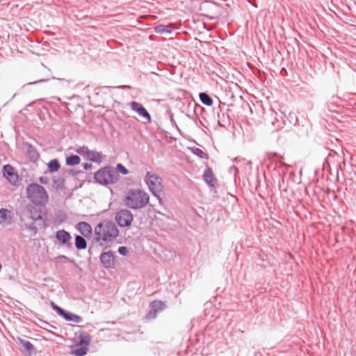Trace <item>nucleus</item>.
<instances>
[{
  "instance_id": "obj_1",
  "label": "nucleus",
  "mask_w": 356,
  "mask_h": 356,
  "mask_svg": "<svg viewBox=\"0 0 356 356\" xmlns=\"http://www.w3.org/2000/svg\"><path fill=\"white\" fill-rule=\"evenodd\" d=\"M95 241L100 245L108 247L119 235V231L113 222L103 220L97 225L94 229Z\"/></svg>"
},
{
  "instance_id": "obj_2",
  "label": "nucleus",
  "mask_w": 356,
  "mask_h": 356,
  "mask_svg": "<svg viewBox=\"0 0 356 356\" xmlns=\"http://www.w3.org/2000/svg\"><path fill=\"white\" fill-rule=\"evenodd\" d=\"M122 200L127 207L137 210L144 208L147 204L149 196L143 190L131 189L126 193Z\"/></svg>"
},
{
  "instance_id": "obj_3",
  "label": "nucleus",
  "mask_w": 356,
  "mask_h": 356,
  "mask_svg": "<svg viewBox=\"0 0 356 356\" xmlns=\"http://www.w3.org/2000/svg\"><path fill=\"white\" fill-rule=\"evenodd\" d=\"M28 199L35 205L44 206L48 202V194L44 188L38 184H30L26 187Z\"/></svg>"
},
{
  "instance_id": "obj_4",
  "label": "nucleus",
  "mask_w": 356,
  "mask_h": 356,
  "mask_svg": "<svg viewBox=\"0 0 356 356\" xmlns=\"http://www.w3.org/2000/svg\"><path fill=\"white\" fill-rule=\"evenodd\" d=\"M94 179L97 183L107 186L116 183L119 179V175L113 167L106 166L95 173Z\"/></svg>"
},
{
  "instance_id": "obj_5",
  "label": "nucleus",
  "mask_w": 356,
  "mask_h": 356,
  "mask_svg": "<svg viewBox=\"0 0 356 356\" xmlns=\"http://www.w3.org/2000/svg\"><path fill=\"white\" fill-rule=\"evenodd\" d=\"M145 182L152 195L161 202L162 200L161 195H163L162 178L156 173L147 172L145 177Z\"/></svg>"
},
{
  "instance_id": "obj_6",
  "label": "nucleus",
  "mask_w": 356,
  "mask_h": 356,
  "mask_svg": "<svg viewBox=\"0 0 356 356\" xmlns=\"http://www.w3.org/2000/svg\"><path fill=\"white\" fill-rule=\"evenodd\" d=\"M90 341V337L89 334H86L81 336L80 341L75 344L72 349V354L76 356H83L88 350Z\"/></svg>"
},
{
  "instance_id": "obj_7",
  "label": "nucleus",
  "mask_w": 356,
  "mask_h": 356,
  "mask_svg": "<svg viewBox=\"0 0 356 356\" xmlns=\"http://www.w3.org/2000/svg\"><path fill=\"white\" fill-rule=\"evenodd\" d=\"M115 220L121 227H129L134 220L132 213L127 209H120L115 216Z\"/></svg>"
},
{
  "instance_id": "obj_8",
  "label": "nucleus",
  "mask_w": 356,
  "mask_h": 356,
  "mask_svg": "<svg viewBox=\"0 0 356 356\" xmlns=\"http://www.w3.org/2000/svg\"><path fill=\"white\" fill-rule=\"evenodd\" d=\"M27 217L34 222L41 220L45 222L47 218L43 217L42 211L40 209L36 208L33 205H27L26 207Z\"/></svg>"
},
{
  "instance_id": "obj_9",
  "label": "nucleus",
  "mask_w": 356,
  "mask_h": 356,
  "mask_svg": "<svg viewBox=\"0 0 356 356\" xmlns=\"http://www.w3.org/2000/svg\"><path fill=\"white\" fill-rule=\"evenodd\" d=\"M149 311L146 317L147 319H154L156 317L157 313L161 312L165 308V304L161 300H154L149 305Z\"/></svg>"
},
{
  "instance_id": "obj_10",
  "label": "nucleus",
  "mask_w": 356,
  "mask_h": 356,
  "mask_svg": "<svg viewBox=\"0 0 356 356\" xmlns=\"http://www.w3.org/2000/svg\"><path fill=\"white\" fill-rule=\"evenodd\" d=\"M3 174L10 184L13 186L17 185L19 181V176L18 174L15 172L14 168L10 165L7 164L3 165Z\"/></svg>"
},
{
  "instance_id": "obj_11",
  "label": "nucleus",
  "mask_w": 356,
  "mask_h": 356,
  "mask_svg": "<svg viewBox=\"0 0 356 356\" xmlns=\"http://www.w3.org/2000/svg\"><path fill=\"white\" fill-rule=\"evenodd\" d=\"M14 221V213L11 210L1 208L0 209V225L8 227L13 224Z\"/></svg>"
},
{
  "instance_id": "obj_12",
  "label": "nucleus",
  "mask_w": 356,
  "mask_h": 356,
  "mask_svg": "<svg viewBox=\"0 0 356 356\" xmlns=\"http://www.w3.org/2000/svg\"><path fill=\"white\" fill-rule=\"evenodd\" d=\"M130 106L134 112L137 113L140 116L146 119L148 122L151 121V116L149 113L140 103L137 102H132L130 103Z\"/></svg>"
},
{
  "instance_id": "obj_13",
  "label": "nucleus",
  "mask_w": 356,
  "mask_h": 356,
  "mask_svg": "<svg viewBox=\"0 0 356 356\" xmlns=\"http://www.w3.org/2000/svg\"><path fill=\"white\" fill-rule=\"evenodd\" d=\"M56 238L59 241L60 244L66 245L68 248L72 247L70 241L72 239L71 235L64 229L58 230L56 232Z\"/></svg>"
},
{
  "instance_id": "obj_14",
  "label": "nucleus",
  "mask_w": 356,
  "mask_h": 356,
  "mask_svg": "<svg viewBox=\"0 0 356 356\" xmlns=\"http://www.w3.org/2000/svg\"><path fill=\"white\" fill-rule=\"evenodd\" d=\"M100 261L104 268H112L114 266V256L111 251L105 252L101 254Z\"/></svg>"
},
{
  "instance_id": "obj_15",
  "label": "nucleus",
  "mask_w": 356,
  "mask_h": 356,
  "mask_svg": "<svg viewBox=\"0 0 356 356\" xmlns=\"http://www.w3.org/2000/svg\"><path fill=\"white\" fill-rule=\"evenodd\" d=\"M76 228L80 232V233L86 237L90 236L92 233L91 225L86 222H79L77 224Z\"/></svg>"
},
{
  "instance_id": "obj_16",
  "label": "nucleus",
  "mask_w": 356,
  "mask_h": 356,
  "mask_svg": "<svg viewBox=\"0 0 356 356\" xmlns=\"http://www.w3.org/2000/svg\"><path fill=\"white\" fill-rule=\"evenodd\" d=\"M204 181L209 186L214 187L216 184V179L214 177L213 172L211 168H207L203 175Z\"/></svg>"
},
{
  "instance_id": "obj_17",
  "label": "nucleus",
  "mask_w": 356,
  "mask_h": 356,
  "mask_svg": "<svg viewBox=\"0 0 356 356\" xmlns=\"http://www.w3.org/2000/svg\"><path fill=\"white\" fill-rule=\"evenodd\" d=\"M86 159L95 163H101L103 160V155L102 152L90 149L86 157Z\"/></svg>"
},
{
  "instance_id": "obj_18",
  "label": "nucleus",
  "mask_w": 356,
  "mask_h": 356,
  "mask_svg": "<svg viewBox=\"0 0 356 356\" xmlns=\"http://www.w3.org/2000/svg\"><path fill=\"white\" fill-rule=\"evenodd\" d=\"M19 342L22 346V351L27 353L28 355H31L35 351V348L30 341L19 339Z\"/></svg>"
},
{
  "instance_id": "obj_19",
  "label": "nucleus",
  "mask_w": 356,
  "mask_h": 356,
  "mask_svg": "<svg viewBox=\"0 0 356 356\" xmlns=\"http://www.w3.org/2000/svg\"><path fill=\"white\" fill-rule=\"evenodd\" d=\"M63 318L67 321H72L76 323L83 322V318L81 316L70 312H66L63 316Z\"/></svg>"
},
{
  "instance_id": "obj_20",
  "label": "nucleus",
  "mask_w": 356,
  "mask_h": 356,
  "mask_svg": "<svg viewBox=\"0 0 356 356\" xmlns=\"http://www.w3.org/2000/svg\"><path fill=\"white\" fill-rule=\"evenodd\" d=\"M172 29L173 26L171 24H159L154 27V31L157 33H170Z\"/></svg>"
},
{
  "instance_id": "obj_21",
  "label": "nucleus",
  "mask_w": 356,
  "mask_h": 356,
  "mask_svg": "<svg viewBox=\"0 0 356 356\" xmlns=\"http://www.w3.org/2000/svg\"><path fill=\"white\" fill-rule=\"evenodd\" d=\"M26 147V154L32 160L35 161L39 157V154H38L35 149L33 147V145L29 143L25 144Z\"/></svg>"
},
{
  "instance_id": "obj_22",
  "label": "nucleus",
  "mask_w": 356,
  "mask_h": 356,
  "mask_svg": "<svg viewBox=\"0 0 356 356\" xmlns=\"http://www.w3.org/2000/svg\"><path fill=\"white\" fill-rule=\"evenodd\" d=\"M75 247L78 250H84L87 247L86 239L81 236H76L75 237Z\"/></svg>"
},
{
  "instance_id": "obj_23",
  "label": "nucleus",
  "mask_w": 356,
  "mask_h": 356,
  "mask_svg": "<svg viewBox=\"0 0 356 356\" xmlns=\"http://www.w3.org/2000/svg\"><path fill=\"white\" fill-rule=\"evenodd\" d=\"M81 161V159L77 155H71L66 158V165L69 166H74L78 165Z\"/></svg>"
},
{
  "instance_id": "obj_24",
  "label": "nucleus",
  "mask_w": 356,
  "mask_h": 356,
  "mask_svg": "<svg viewBox=\"0 0 356 356\" xmlns=\"http://www.w3.org/2000/svg\"><path fill=\"white\" fill-rule=\"evenodd\" d=\"M200 99L201 102L206 106H211L213 104V100L211 97L207 93L201 92L199 95Z\"/></svg>"
},
{
  "instance_id": "obj_25",
  "label": "nucleus",
  "mask_w": 356,
  "mask_h": 356,
  "mask_svg": "<svg viewBox=\"0 0 356 356\" xmlns=\"http://www.w3.org/2000/svg\"><path fill=\"white\" fill-rule=\"evenodd\" d=\"M48 168L51 172H56L60 168V164L56 159L51 160L48 163Z\"/></svg>"
},
{
  "instance_id": "obj_26",
  "label": "nucleus",
  "mask_w": 356,
  "mask_h": 356,
  "mask_svg": "<svg viewBox=\"0 0 356 356\" xmlns=\"http://www.w3.org/2000/svg\"><path fill=\"white\" fill-rule=\"evenodd\" d=\"M89 150L90 149L87 146L83 145L77 147L75 149V152L80 154L81 156H83L85 159H86Z\"/></svg>"
},
{
  "instance_id": "obj_27",
  "label": "nucleus",
  "mask_w": 356,
  "mask_h": 356,
  "mask_svg": "<svg viewBox=\"0 0 356 356\" xmlns=\"http://www.w3.org/2000/svg\"><path fill=\"white\" fill-rule=\"evenodd\" d=\"M192 152L194 154L197 156L200 159H204L206 156V154L201 149L195 147L192 149Z\"/></svg>"
},
{
  "instance_id": "obj_28",
  "label": "nucleus",
  "mask_w": 356,
  "mask_h": 356,
  "mask_svg": "<svg viewBox=\"0 0 356 356\" xmlns=\"http://www.w3.org/2000/svg\"><path fill=\"white\" fill-rule=\"evenodd\" d=\"M116 171L118 172L122 173L124 175L129 174V170L121 163L117 164L116 166Z\"/></svg>"
},
{
  "instance_id": "obj_29",
  "label": "nucleus",
  "mask_w": 356,
  "mask_h": 356,
  "mask_svg": "<svg viewBox=\"0 0 356 356\" xmlns=\"http://www.w3.org/2000/svg\"><path fill=\"white\" fill-rule=\"evenodd\" d=\"M54 309L63 318L65 315V314L66 313L67 311L63 309L62 308H60V307L58 306H56V305H54L53 307Z\"/></svg>"
},
{
  "instance_id": "obj_30",
  "label": "nucleus",
  "mask_w": 356,
  "mask_h": 356,
  "mask_svg": "<svg viewBox=\"0 0 356 356\" xmlns=\"http://www.w3.org/2000/svg\"><path fill=\"white\" fill-rule=\"evenodd\" d=\"M55 259L57 262H66L69 260L68 257L65 255L58 256Z\"/></svg>"
},
{
  "instance_id": "obj_31",
  "label": "nucleus",
  "mask_w": 356,
  "mask_h": 356,
  "mask_svg": "<svg viewBox=\"0 0 356 356\" xmlns=\"http://www.w3.org/2000/svg\"><path fill=\"white\" fill-rule=\"evenodd\" d=\"M118 252L123 256H125L127 254V249L124 246H121L118 248Z\"/></svg>"
},
{
  "instance_id": "obj_32",
  "label": "nucleus",
  "mask_w": 356,
  "mask_h": 356,
  "mask_svg": "<svg viewBox=\"0 0 356 356\" xmlns=\"http://www.w3.org/2000/svg\"><path fill=\"white\" fill-rule=\"evenodd\" d=\"M63 184V179H58V181H54V186L58 188L60 186Z\"/></svg>"
},
{
  "instance_id": "obj_33",
  "label": "nucleus",
  "mask_w": 356,
  "mask_h": 356,
  "mask_svg": "<svg viewBox=\"0 0 356 356\" xmlns=\"http://www.w3.org/2000/svg\"><path fill=\"white\" fill-rule=\"evenodd\" d=\"M26 228L29 230H33L35 232L37 231V228L35 226H32L31 225H26Z\"/></svg>"
},
{
  "instance_id": "obj_34",
  "label": "nucleus",
  "mask_w": 356,
  "mask_h": 356,
  "mask_svg": "<svg viewBox=\"0 0 356 356\" xmlns=\"http://www.w3.org/2000/svg\"><path fill=\"white\" fill-rule=\"evenodd\" d=\"M39 181L40 183L46 184L47 183V179L46 177H40L39 178Z\"/></svg>"
},
{
  "instance_id": "obj_35",
  "label": "nucleus",
  "mask_w": 356,
  "mask_h": 356,
  "mask_svg": "<svg viewBox=\"0 0 356 356\" xmlns=\"http://www.w3.org/2000/svg\"><path fill=\"white\" fill-rule=\"evenodd\" d=\"M83 168L86 170L91 169L92 164L90 163H84L83 165Z\"/></svg>"
},
{
  "instance_id": "obj_36",
  "label": "nucleus",
  "mask_w": 356,
  "mask_h": 356,
  "mask_svg": "<svg viewBox=\"0 0 356 356\" xmlns=\"http://www.w3.org/2000/svg\"><path fill=\"white\" fill-rule=\"evenodd\" d=\"M47 81V79H40V80L33 81L32 83H29V84H35V83H38L46 82Z\"/></svg>"
},
{
  "instance_id": "obj_37",
  "label": "nucleus",
  "mask_w": 356,
  "mask_h": 356,
  "mask_svg": "<svg viewBox=\"0 0 356 356\" xmlns=\"http://www.w3.org/2000/svg\"><path fill=\"white\" fill-rule=\"evenodd\" d=\"M118 88H122V89H124V88H128V89H130L131 87L130 86L124 85V86H119Z\"/></svg>"
}]
</instances>
